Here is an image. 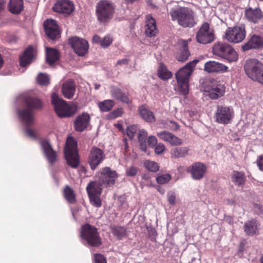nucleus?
<instances>
[{
    "label": "nucleus",
    "mask_w": 263,
    "mask_h": 263,
    "mask_svg": "<svg viewBox=\"0 0 263 263\" xmlns=\"http://www.w3.org/2000/svg\"><path fill=\"white\" fill-rule=\"evenodd\" d=\"M198 62V61L195 60L188 63L176 73L178 89L180 95H186L188 94L189 78L194 67Z\"/></svg>",
    "instance_id": "obj_1"
},
{
    "label": "nucleus",
    "mask_w": 263,
    "mask_h": 263,
    "mask_svg": "<svg viewBox=\"0 0 263 263\" xmlns=\"http://www.w3.org/2000/svg\"><path fill=\"white\" fill-rule=\"evenodd\" d=\"M172 20L176 21L181 26L192 27L196 24L194 12L185 7L172 9L170 12Z\"/></svg>",
    "instance_id": "obj_2"
},
{
    "label": "nucleus",
    "mask_w": 263,
    "mask_h": 263,
    "mask_svg": "<svg viewBox=\"0 0 263 263\" xmlns=\"http://www.w3.org/2000/svg\"><path fill=\"white\" fill-rule=\"evenodd\" d=\"M115 10V5L110 0H100L96 6V15L97 20L101 23L108 22L112 18Z\"/></svg>",
    "instance_id": "obj_3"
},
{
    "label": "nucleus",
    "mask_w": 263,
    "mask_h": 263,
    "mask_svg": "<svg viewBox=\"0 0 263 263\" xmlns=\"http://www.w3.org/2000/svg\"><path fill=\"white\" fill-rule=\"evenodd\" d=\"M244 69L246 75L252 80L263 84V65L256 59L246 61Z\"/></svg>",
    "instance_id": "obj_4"
},
{
    "label": "nucleus",
    "mask_w": 263,
    "mask_h": 263,
    "mask_svg": "<svg viewBox=\"0 0 263 263\" xmlns=\"http://www.w3.org/2000/svg\"><path fill=\"white\" fill-rule=\"evenodd\" d=\"M213 53L215 55L224 59L229 63L236 62L238 54L235 49L229 44L217 43L213 47Z\"/></svg>",
    "instance_id": "obj_5"
},
{
    "label": "nucleus",
    "mask_w": 263,
    "mask_h": 263,
    "mask_svg": "<svg viewBox=\"0 0 263 263\" xmlns=\"http://www.w3.org/2000/svg\"><path fill=\"white\" fill-rule=\"evenodd\" d=\"M51 102L56 114L60 117H69L76 112V106L68 104L55 93L52 95Z\"/></svg>",
    "instance_id": "obj_6"
},
{
    "label": "nucleus",
    "mask_w": 263,
    "mask_h": 263,
    "mask_svg": "<svg viewBox=\"0 0 263 263\" xmlns=\"http://www.w3.org/2000/svg\"><path fill=\"white\" fill-rule=\"evenodd\" d=\"M246 36L245 25L238 24L234 26L228 27L224 32L223 37L230 43L238 44L245 40Z\"/></svg>",
    "instance_id": "obj_7"
},
{
    "label": "nucleus",
    "mask_w": 263,
    "mask_h": 263,
    "mask_svg": "<svg viewBox=\"0 0 263 263\" xmlns=\"http://www.w3.org/2000/svg\"><path fill=\"white\" fill-rule=\"evenodd\" d=\"M64 153L65 158L69 165L72 168H77L79 163L77 142L71 137H68L67 138Z\"/></svg>",
    "instance_id": "obj_8"
},
{
    "label": "nucleus",
    "mask_w": 263,
    "mask_h": 263,
    "mask_svg": "<svg viewBox=\"0 0 263 263\" xmlns=\"http://www.w3.org/2000/svg\"><path fill=\"white\" fill-rule=\"evenodd\" d=\"M81 237L90 246H98L101 243L97 229L89 224H86L82 227Z\"/></svg>",
    "instance_id": "obj_9"
},
{
    "label": "nucleus",
    "mask_w": 263,
    "mask_h": 263,
    "mask_svg": "<svg viewBox=\"0 0 263 263\" xmlns=\"http://www.w3.org/2000/svg\"><path fill=\"white\" fill-rule=\"evenodd\" d=\"M18 117L22 123L25 125V133L26 136L34 138L36 137L35 131L28 127V126L31 125L34 123V117L33 111L28 109H22L17 112Z\"/></svg>",
    "instance_id": "obj_10"
},
{
    "label": "nucleus",
    "mask_w": 263,
    "mask_h": 263,
    "mask_svg": "<svg viewBox=\"0 0 263 263\" xmlns=\"http://www.w3.org/2000/svg\"><path fill=\"white\" fill-rule=\"evenodd\" d=\"M234 115V110L232 107L218 105L214 118L217 123L222 124H228L231 123Z\"/></svg>",
    "instance_id": "obj_11"
},
{
    "label": "nucleus",
    "mask_w": 263,
    "mask_h": 263,
    "mask_svg": "<svg viewBox=\"0 0 263 263\" xmlns=\"http://www.w3.org/2000/svg\"><path fill=\"white\" fill-rule=\"evenodd\" d=\"M205 91L209 97L213 100L217 99L222 97L225 92V87L223 85L216 80L210 81L205 87Z\"/></svg>",
    "instance_id": "obj_12"
},
{
    "label": "nucleus",
    "mask_w": 263,
    "mask_h": 263,
    "mask_svg": "<svg viewBox=\"0 0 263 263\" xmlns=\"http://www.w3.org/2000/svg\"><path fill=\"white\" fill-rule=\"evenodd\" d=\"M197 41L203 44L212 42L214 40L213 30L208 23H204L196 34Z\"/></svg>",
    "instance_id": "obj_13"
},
{
    "label": "nucleus",
    "mask_w": 263,
    "mask_h": 263,
    "mask_svg": "<svg viewBox=\"0 0 263 263\" xmlns=\"http://www.w3.org/2000/svg\"><path fill=\"white\" fill-rule=\"evenodd\" d=\"M69 44L75 53L79 56H84L88 51L89 45L87 41L77 36L69 39Z\"/></svg>",
    "instance_id": "obj_14"
},
{
    "label": "nucleus",
    "mask_w": 263,
    "mask_h": 263,
    "mask_svg": "<svg viewBox=\"0 0 263 263\" xmlns=\"http://www.w3.org/2000/svg\"><path fill=\"white\" fill-rule=\"evenodd\" d=\"M99 175V182L101 185L110 186L115 183L117 177L116 171H111L109 167L104 168Z\"/></svg>",
    "instance_id": "obj_15"
},
{
    "label": "nucleus",
    "mask_w": 263,
    "mask_h": 263,
    "mask_svg": "<svg viewBox=\"0 0 263 263\" xmlns=\"http://www.w3.org/2000/svg\"><path fill=\"white\" fill-rule=\"evenodd\" d=\"M206 171V166L201 162H195L188 167L186 171L191 174L193 179L198 180L203 178Z\"/></svg>",
    "instance_id": "obj_16"
},
{
    "label": "nucleus",
    "mask_w": 263,
    "mask_h": 263,
    "mask_svg": "<svg viewBox=\"0 0 263 263\" xmlns=\"http://www.w3.org/2000/svg\"><path fill=\"white\" fill-rule=\"evenodd\" d=\"M105 158V155L100 148L93 147L89 156V163L92 170H95Z\"/></svg>",
    "instance_id": "obj_17"
},
{
    "label": "nucleus",
    "mask_w": 263,
    "mask_h": 263,
    "mask_svg": "<svg viewBox=\"0 0 263 263\" xmlns=\"http://www.w3.org/2000/svg\"><path fill=\"white\" fill-rule=\"evenodd\" d=\"M53 9L57 12L68 15L73 11L74 7L72 2L69 0H58L54 5Z\"/></svg>",
    "instance_id": "obj_18"
},
{
    "label": "nucleus",
    "mask_w": 263,
    "mask_h": 263,
    "mask_svg": "<svg viewBox=\"0 0 263 263\" xmlns=\"http://www.w3.org/2000/svg\"><path fill=\"white\" fill-rule=\"evenodd\" d=\"M44 26L46 34L49 39L54 40L59 37V27L54 20H48L44 22Z\"/></svg>",
    "instance_id": "obj_19"
},
{
    "label": "nucleus",
    "mask_w": 263,
    "mask_h": 263,
    "mask_svg": "<svg viewBox=\"0 0 263 263\" xmlns=\"http://www.w3.org/2000/svg\"><path fill=\"white\" fill-rule=\"evenodd\" d=\"M157 135L160 139L168 143L172 146H178L183 144L182 139L169 132H158Z\"/></svg>",
    "instance_id": "obj_20"
},
{
    "label": "nucleus",
    "mask_w": 263,
    "mask_h": 263,
    "mask_svg": "<svg viewBox=\"0 0 263 263\" xmlns=\"http://www.w3.org/2000/svg\"><path fill=\"white\" fill-rule=\"evenodd\" d=\"M204 70L209 73H223L228 71L226 65L217 62L210 61L204 64Z\"/></svg>",
    "instance_id": "obj_21"
},
{
    "label": "nucleus",
    "mask_w": 263,
    "mask_h": 263,
    "mask_svg": "<svg viewBox=\"0 0 263 263\" xmlns=\"http://www.w3.org/2000/svg\"><path fill=\"white\" fill-rule=\"evenodd\" d=\"M90 119V116L86 112L78 116L74 122L75 130L79 132L84 131L89 125Z\"/></svg>",
    "instance_id": "obj_22"
},
{
    "label": "nucleus",
    "mask_w": 263,
    "mask_h": 263,
    "mask_svg": "<svg viewBox=\"0 0 263 263\" xmlns=\"http://www.w3.org/2000/svg\"><path fill=\"white\" fill-rule=\"evenodd\" d=\"M40 144L42 151L48 162L52 164L56 160V153L53 151L49 142L46 140L41 141Z\"/></svg>",
    "instance_id": "obj_23"
},
{
    "label": "nucleus",
    "mask_w": 263,
    "mask_h": 263,
    "mask_svg": "<svg viewBox=\"0 0 263 263\" xmlns=\"http://www.w3.org/2000/svg\"><path fill=\"white\" fill-rule=\"evenodd\" d=\"M263 46V39L258 35H253L249 41L242 46L243 51L259 48Z\"/></svg>",
    "instance_id": "obj_24"
},
{
    "label": "nucleus",
    "mask_w": 263,
    "mask_h": 263,
    "mask_svg": "<svg viewBox=\"0 0 263 263\" xmlns=\"http://www.w3.org/2000/svg\"><path fill=\"white\" fill-rule=\"evenodd\" d=\"M146 22L145 26V33L146 36L152 37L155 36L158 32L155 20L151 15L146 17Z\"/></svg>",
    "instance_id": "obj_25"
},
{
    "label": "nucleus",
    "mask_w": 263,
    "mask_h": 263,
    "mask_svg": "<svg viewBox=\"0 0 263 263\" xmlns=\"http://www.w3.org/2000/svg\"><path fill=\"white\" fill-rule=\"evenodd\" d=\"M110 92L112 97L117 100L127 104H129L131 102V99L128 97L127 95L117 87L111 86L110 87Z\"/></svg>",
    "instance_id": "obj_26"
},
{
    "label": "nucleus",
    "mask_w": 263,
    "mask_h": 263,
    "mask_svg": "<svg viewBox=\"0 0 263 263\" xmlns=\"http://www.w3.org/2000/svg\"><path fill=\"white\" fill-rule=\"evenodd\" d=\"M190 41V40H189ZM189 40H179L178 44L180 49V53L178 57V60L180 62L185 61L190 55L188 50Z\"/></svg>",
    "instance_id": "obj_27"
},
{
    "label": "nucleus",
    "mask_w": 263,
    "mask_h": 263,
    "mask_svg": "<svg viewBox=\"0 0 263 263\" xmlns=\"http://www.w3.org/2000/svg\"><path fill=\"white\" fill-rule=\"evenodd\" d=\"M62 93L65 98L70 99L74 96L76 86L73 81L68 80L66 81L62 85Z\"/></svg>",
    "instance_id": "obj_28"
},
{
    "label": "nucleus",
    "mask_w": 263,
    "mask_h": 263,
    "mask_svg": "<svg viewBox=\"0 0 263 263\" xmlns=\"http://www.w3.org/2000/svg\"><path fill=\"white\" fill-rule=\"evenodd\" d=\"M35 50L31 47H29L24 51L22 56L20 57V65L22 67H25L29 64L33 60L35 56Z\"/></svg>",
    "instance_id": "obj_29"
},
{
    "label": "nucleus",
    "mask_w": 263,
    "mask_h": 263,
    "mask_svg": "<svg viewBox=\"0 0 263 263\" xmlns=\"http://www.w3.org/2000/svg\"><path fill=\"white\" fill-rule=\"evenodd\" d=\"M247 18L254 23L258 22L262 18V13L259 8L253 9L251 8L247 9L245 12Z\"/></svg>",
    "instance_id": "obj_30"
},
{
    "label": "nucleus",
    "mask_w": 263,
    "mask_h": 263,
    "mask_svg": "<svg viewBox=\"0 0 263 263\" xmlns=\"http://www.w3.org/2000/svg\"><path fill=\"white\" fill-rule=\"evenodd\" d=\"M8 9L12 13H20L24 9L23 0H9Z\"/></svg>",
    "instance_id": "obj_31"
},
{
    "label": "nucleus",
    "mask_w": 263,
    "mask_h": 263,
    "mask_svg": "<svg viewBox=\"0 0 263 263\" xmlns=\"http://www.w3.org/2000/svg\"><path fill=\"white\" fill-rule=\"evenodd\" d=\"M101 186L99 182L92 181L89 183L86 187L88 195H100L102 190Z\"/></svg>",
    "instance_id": "obj_32"
},
{
    "label": "nucleus",
    "mask_w": 263,
    "mask_h": 263,
    "mask_svg": "<svg viewBox=\"0 0 263 263\" xmlns=\"http://www.w3.org/2000/svg\"><path fill=\"white\" fill-rule=\"evenodd\" d=\"M189 151L187 147H175L171 150L170 154L172 158H184L188 155Z\"/></svg>",
    "instance_id": "obj_33"
},
{
    "label": "nucleus",
    "mask_w": 263,
    "mask_h": 263,
    "mask_svg": "<svg viewBox=\"0 0 263 263\" xmlns=\"http://www.w3.org/2000/svg\"><path fill=\"white\" fill-rule=\"evenodd\" d=\"M139 112L141 118L147 122H153L155 118L153 113L146 108L144 106H141L139 107Z\"/></svg>",
    "instance_id": "obj_34"
},
{
    "label": "nucleus",
    "mask_w": 263,
    "mask_h": 263,
    "mask_svg": "<svg viewBox=\"0 0 263 263\" xmlns=\"http://www.w3.org/2000/svg\"><path fill=\"white\" fill-rule=\"evenodd\" d=\"M25 103L27 107L29 108L28 109L32 111L31 109H41L42 108V103L41 100L37 98L32 97H27L26 98Z\"/></svg>",
    "instance_id": "obj_35"
},
{
    "label": "nucleus",
    "mask_w": 263,
    "mask_h": 263,
    "mask_svg": "<svg viewBox=\"0 0 263 263\" xmlns=\"http://www.w3.org/2000/svg\"><path fill=\"white\" fill-rule=\"evenodd\" d=\"M59 58V53L58 50L52 48L46 49V59L47 62L51 65L57 61Z\"/></svg>",
    "instance_id": "obj_36"
},
{
    "label": "nucleus",
    "mask_w": 263,
    "mask_h": 263,
    "mask_svg": "<svg viewBox=\"0 0 263 263\" xmlns=\"http://www.w3.org/2000/svg\"><path fill=\"white\" fill-rule=\"evenodd\" d=\"M147 136V132L144 129H141L138 134V140L140 143V147L142 151L146 152L147 149L146 146V138Z\"/></svg>",
    "instance_id": "obj_37"
},
{
    "label": "nucleus",
    "mask_w": 263,
    "mask_h": 263,
    "mask_svg": "<svg viewBox=\"0 0 263 263\" xmlns=\"http://www.w3.org/2000/svg\"><path fill=\"white\" fill-rule=\"evenodd\" d=\"M158 75L162 80H167L171 78L172 74L163 64H160L158 68Z\"/></svg>",
    "instance_id": "obj_38"
},
{
    "label": "nucleus",
    "mask_w": 263,
    "mask_h": 263,
    "mask_svg": "<svg viewBox=\"0 0 263 263\" xmlns=\"http://www.w3.org/2000/svg\"><path fill=\"white\" fill-rule=\"evenodd\" d=\"M98 106L102 111H108L112 109L115 105V102L112 100H105L104 101L98 103Z\"/></svg>",
    "instance_id": "obj_39"
},
{
    "label": "nucleus",
    "mask_w": 263,
    "mask_h": 263,
    "mask_svg": "<svg viewBox=\"0 0 263 263\" xmlns=\"http://www.w3.org/2000/svg\"><path fill=\"white\" fill-rule=\"evenodd\" d=\"M256 229V221L255 220L252 219L245 223V231L248 235H253L254 234Z\"/></svg>",
    "instance_id": "obj_40"
},
{
    "label": "nucleus",
    "mask_w": 263,
    "mask_h": 263,
    "mask_svg": "<svg viewBox=\"0 0 263 263\" xmlns=\"http://www.w3.org/2000/svg\"><path fill=\"white\" fill-rule=\"evenodd\" d=\"M232 180L236 185H241L244 183V174L241 172H234L232 177Z\"/></svg>",
    "instance_id": "obj_41"
},
{
    "label": "nucleus",
    "mask_w": 263,
    "mask_h": 263,
    "mask_svg": "<svg viewBox=\"0 0 263 263\" xmlns=\"http://www.w3.org/2000/svg\"><path fill=\"white\" fill-rule=\"evenodd\" d=\"M143 165L146 169L152 172H156L159 168V166L157 162L149 160H145Z\"/></svg>",
    "instance_id": "obj_42"
},
{
    "label": "nucleus",
    "mask_w": 263,
    "mask_h": 263,
    "mask_svg": "<svg viewBox=\"0 0 263 263\" xmlns=\"http://www.w3.org/2000/svg\"><path fill=\"white\" fill-rule=\"evenodd\" d=\"M64 195L66 200L70 203L75 202L76 199L73 191L71 189L67 186L64 191Z\"/></svg>",
    "instance_id": "obj_43"
},
{
    "label": "nucleus",
    "mask_w": 263,
    "mask_h": 263,
    "mask_svg": "<svg viewBox=\"0 0 263 263\" xmlns=\"http://www.w3.org/2000/svg\"><path fill=\"white\" fill-rule=\"evenodd\" d=\"M37 83L42 86H46L49 84V78L48 76L41 73L37 78Z\"/></svg>",
    "instance_id": "obj_44"
},
{
    "label": "nucleus",
    "mask_w": 263,
    "mask_h": 263,
    "mask_svg": "<svg viewBox=\"0 0 263 263\" xmlns=\"http://www.w3.org/2000/svg\"><path fill=\"white\" fill-rule=\"evenodd\" d=\"M112 233L118 238L121 239L126 235V229L124 227H117L113 229Z\"/></svg>",
    "instance_id": "obj_45"
},
{
    "label": "nucleus",
    "mask_w": 263,
    "mask_h": 263,
    "mask_svg": "<svg viewBox=\"0 0 263 263\" xmlns=\"http://www.w3.org/2000/svg\"><path fill=\"white\" fill-rule=\"evenodd\" d=\"M172 177L168 174L159 175L156 177V181L158 183L163 184L167 183L171 179Z\"/></svg>",
    "instance_id": "obj_46"
},
{
    "label": "nucleus",
    "mask_w": 263,
    "mask_h": 263,
    "mask_svg": "<svg viewBox=\"0 0 263 263\" xmlns=\"http://www.w3.org/2000/svg\"><path fill=\"white\" fill-rule=\"evenodd\" d=\"M138 129L139 127L136 125L128 126L126 129V134L129 138L132 139Z\"/></svg>",
    "instance_id": "obj_47"
},
{
    "label": "nucleus",
    "mask_w": 263,
    "mask_h": 263,
    "mask_svg": "<svg viewBox=\"0 0 263 263\" xmlns=\"http://www.w3.org/2000/svg\"><path fill=\"white\" fill-rule=\"evenodd\" d=\"M99 196L100 195L89 196L91 203L96 207H100L101 205Z\"/></svg>",
    "instance_id": "obj_48"
},
{
    "label": "nucleus",
    "mask_w": 263,
    "mask_h": 263,
    "mask_svg": "<svg viewBox=\"0 0 263 263\" xmlns=\"http://www.w3.org/2000/svg\"><path fill=\"white\" fill-rule=\"evenodd\" d=\"M166 127L170 128L171 130H176L179 128V125L176 122L173 120H168L166 121Z\"/></svg>",
    "instance_id": "obj_49"
},
{
    "label": "nucleus",
    "mask_w": 263,
    "mask_h": 263,
    "mask_svg": "<svg viewBox=\"0 0 263 263\" xmlns=\"http://www.w3.org/2000/svg\"><path fill=\"white\" fill-rule=\"evenodd\" d=\"M123 112V109L121 108L115 109L109 114V117L111 119L116 118L121 116Z\"/></svg>",
    "instance_id": "obj_50"
},
{
    "label": "nucleus",
    "mask_w": 263,
    "mask_h": 263,
    "mask_svg": "<svg viewBox=\"0 0 263 263\" xmlns=\"http://www.w3.org/2000/svg\"><path fill=\"white\" fill-rule=\"evenodd\" d=\"M167 200L171 205H174L176 202L175 194L173 191H169L167 194Z\"/></svg>",
    "instance_id": "obj_51"
},
{
    "label": "nucleus",
    "mask_w": 263,
    "mask_h": 263,
    "mask_svg": "<svg viewBox=\"0 0 263 263\" xmlns=\"http://www.w3.org/2000/svg\"><path fill=\"white\" fill-rule=\"evenodd\" d=\"M112 43V39L109 36H105L101 41V46L105 48L108 47Z\"/></svg>",
    "instance_id": "obj_52"
},
{
    "label": "nucleus",
    "mask_w": 263,
    "mask_h": 263,
    "mask_svg": "<svg viewBox=\"0 0 263 263\" xmlns=\"http://www.w3.org/2000/svg\"><path fill=\"white\" fill-rule=\"evenodd\" d=\"M138 170L137 167L132 166L126 170V174L128 176H135L137 173Z\"/></svg>",
    "instance_id": "obj_53"
},
{
    "label": "nucleus",
    "mask_w": 263,
    "mask_h": 263,
    "mask_svg": "<svg viewBox=\"0 0 263 263\" xmlns=\"http://www.w3.org/2000/svg\"><path fill=\"white\" fill-rule=\"evenodd\" d=\"M165 149V146L163 143L158 144L155 148V152L157 154H162Z\"/></svg>",
    "instance_id": "obj_54"
},
{
    "label": "nucleus",
    "mask_w": 263,
    "mask_h": 263,
    "mask_svg": "<svg viewBox=\"0 0 263 263\" xmlns=\"http://www.w3.org/2000/svg\"><path fill=\"white\" fill-rule=\"evenodd\" d=\"M95 263H106L105 257L100 254L95 255Z\"/></svg>",
    "instance_id": "obj_55"
},
{
    "label": "nucleus",
    "mask_w": 263,
    "mask_h": 263,
    "mask_svg": "<svg viewBox=\"0 0 263 263\" xmlns=\"http://www.w3.org/2000/svg\"><path fill=\"white\" fill-rule=\"evenodd\" d=\"M147 142L151 146H154L157 143V140L155 136H151L148 138Z\"/></svg>",
    "instance_id": "obj_56"
},
{
    "label": "nucleus",
    "mask_w": 263,
    "mask_h": 263,
    "mask_svg": "<svg viewBox=\"0 0 263 263\" xmlns=\"http://www.w3.org/2000/svg\"><path fill=\"white\" fill-rule=\"evenodd\" d=\"M257 164L260 170L263 171V155L258 157Z\"/></svg>",
    "instance_id": "obj_57"
},
{
    "label": "nucleus",
    "mask_w": 263,
    "mask_h": 263,
    "mask_svg": "<svg viewBox=\"0 0 263 263\" xmlns=\"http://www.w3.org/2000/svg\"><path fill=\"white\" fill-rule=\"evenodd\" d=\"M101 40L100 36L97 35H95L92 37V42L93 43H101Z\"/></svg>",
    "instance_id": "obj_58"
},
{
    "label": "nucleus",
    "mask_w": 263,
    "mask_h": 263,
    "mask_svg": "<svg viewBox=\"0 0 263 263\" xmlns=\"http://www.w3.org/2000/svg\"><path fill=\"white\" fill-rule=\"evenodd\" d=\"M128 63V60L126 59H123L120 60H119L117 62V65H126Z\"/></svg>",
    "instance_id": "obj_59"
},
{
    "label": "nucleus",
    "mask_w": 263,
    "mask_h": 263,
    "mask_svg": "<svg viewBox=\"0 0 263 263\" xmlns=\"http://www.w3.org/2000/svg\"><path fill=\"white\" fill-rule=\"evenodd\" d=\"M261 208H262L261 206L259 204H255L254 205L255 210L256 212H257L258 214H259L261 212V211H262Z\"/></svg>",
    "instance_id": "obj_60"
},
{
    "label": "nucleus",
    "mask_w": 263,
    "mask_h": 263,
    "mask_svg": "<svg viewBox=\"0 0 263 263\" xmlns=\"http://www.w3.org/2000/svg\"><path fill=\"white\" fill-rule=\"evenodd\" d=\"M225 221L228 222L229 223H231L232 222V218L230 217H226L225 218Z\"/></svg>",
    "instance_id": "obj_61"
},
{
    "label": "nucleus",
    "mask_w": 263,
    "mask_h": 263,
    "mask_svg": "<svg viewBox=\"0 0 263 263\" xmlns=\"http://www.w3.org/2000/svg\"><path fill=\"white\" fill-rule=\"evenodd\" d=\"M227 201L228 204L231 205L234 204L235 203V201L234 200L228 199Z\"/></svg>",
    "instance_id": "obj_62"
},
{
    "label": "nucleus",
    "mask_w": 263,
    "mask_h": 263,
    "mask_svg": "<svg viewBox=\"0 0 263 263\" xmlns=\"http://www.w3.org/2000/svg\"><path fill=\"white\" fill-rule=\"evenodd\" d=\"M158 191L161 194H164V193H165V190L164 189L159 187L158 189Z\"/></svg>",
    "instance_id": "obj_63"
},
{
    "label": "nucleus",
    "mask_w": 263,
    "mask_h": 263,
    "mask_svg": "<svg viewBox=\"0 0 263 263\" xmlns=\"http://www.w3.org/2000/svg\"><path fill=\"white\" fill-rule=\"evenodd\" d=\"M100 87V85L98 84H95V88L96 89H98Z\"/></svg>",
    "instance_id": "obj_64"
}]
</instances>
